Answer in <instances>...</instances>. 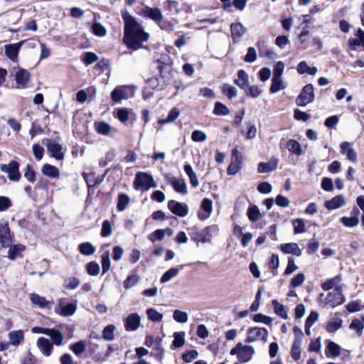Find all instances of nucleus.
I'll return each instance as SVG.
<instances>
[{
  "label": "nucleus",
  "instance_id": "1",
  "mask_svg": "<svg viewBox=\"0 0 364 364\" xmlns=\"http://www.w3.org/2000/svg\"><path fill=\"white\" fill-rule=\"evenodd\" d=\"M123 18L124 20L123 42L128 48L136 50L141 48L142 43L148 41L149 34L144 31L141 26L132 16L125 14Z\"/></svg>",
  "mask_w": 364,
  "mask_h": 364
},
{
  "label": "nucleus",
  "instance_id": "2",
  "mask_svg": "<svg viewBox=\"0 0 364 364\" xmlns=\"http://www.w3.org/2000/svg\"><path fill=\"white\" fill-rule=\"evenodd\" d=\"M230 354L237 355V358L240 363H246L252 359L255 354V349L252 346L237 343V345L230 350Z\"/></svg>",
  "mask_w": 364,
  "mask_h": 364
},
{
  "label": "nucleus",
  "instance_id": "3",
  "mask_svg": "<svg viewBox=\"0 0 364 364\" xmlns=\"http://www.w3.org/2000/svg\"><path fill=\"white\" fill-rule=\"evenodd\" d=\"M315 100L314 87L313 84L309 83L304 85L297 97L296 105L299 107H305Z\"/></svg>",
  "mask_w": 364,
  "mask_h": 364
},
{
  "label": "nucleus",
  "instance_id": "4",
  "mask_svg": "<svg viewBox=\"0 0 364 364\" xmlns=\"http://www.w3.org/2000/svg\"><path fill=\"white\" fill-rule=\"evenodd\" d=\"M134 186L136 190L146 191L150 188L156 187V183L151 176L141 172L136 175Z\"/></svg>",
  "mask_w": 364,
  "mask_h": 364
},
{
  "label": "nucleus",
  "instance_id": "5",
  "mask_svg": "<svg viewBox=\"0 0 364 364\" xmlns=\"http://www.w3.org/2000/svg\"><path fill=\"white\" fill-rule=\"evenodd\" d=\"M268 331L263 327H250L247 329V336L245 340V343H253L257 340H262L267 342Z\"/></svg>",
  "mask_w": 364,
  "mask_h": 364
},
{
  "label": "nucleus",
  "instance_id": "6",
  "mask_svg": "<svg viewBox=\"0 0 364 364\" xmlns=\"http://www.w3.org/2000/svg\"><path fill=\"white\" fill-rule=\"evenodd\" d=\"M242 166L243 155L237 148H235L231 152V161L229 164V176L237 173L242 169Z\"/></svg>",
  "mask_w": 364,
  "mask_h": 364
},
{
  "label": "nucleus",
  "instance_id": "7",
  "mask_svg": "<svg viewBox=\"0 0 364 364\" xmlns=\"http://www.w3.org/2000/svg\"><path fill=\"white\" fill-rule=\"evenodd\" d=\"M0 170L2 172L6 173L9 179L11 181H18L21 178L19 164L16 161H12L9 164H1Z\"/></svg>",
  "mask_w": 364,
  "mask_h": 364
},
{
  "label": "nucleus",
  "instance_id": "8",
  "mask_svg": "<svg viewBox=\"0 0 364 364\" xmlns=\"http://www.w3.org/2000/svg\"><path fill=\"white\" fill-rule=\"evenodd\" d=\"M44 144L46 146L50 156L57 160H62L64 158L62 146L58 144L55 139H46L43 141Z\"/></svg>",
  "mask_w": 364,
  "mask_h": 364
},
{
  "label": "nucleus",
  "instance_id": "9",
  "mask_svg": "<svg viewBox=\"0 0 364 364\" xmlns=\"http://www.w3.org/2000/svg\"><path fill=\"white\" fill-rule=\"evenodd\" d=\"M124 328L127 331H135L141 325V317L136 313L129 314L124 319Z\"/></svg>",
  "mask_w": 364,
  "mask_h": 364
},
{
  "label": "nucleus",
  "instance_id": "10",
  "mask_svg": "<svg viewBox=\"0 0 364 364\" xmlns=\"http://www.w3.org/2000/svg\"><path fill=\"white\" fill-rule=\"evenodd\" d=\"M168 209L179 217H185L188 214V207L186 203L171 200L168 203Z\"/></svg>",
  "mask_w": 364,
  "mask_h": 364
},
{
  "label": "nucleus",
  "instance_id": "11",
  "mask_svg": "<svg viewBox=\"0 0 364 364\" xmlns=\"http://www.w3.org/2000/svg\"><path fill=\"white\" fill-rule=\"evenodd\" d=\"M213 210V201L209 198H204L198 212V217L200 220H205L208 218Z\"/></svg>",
  "mask_w": 364,
  "mask_h": 364
},
{
  "label": "nucleus",
  "instance_id": "12",
  "mask_svg": "<svg viewBox=\"0 0 364 364\" xmlns=\"http://www.w3.org/2000/svg\"><path fill=\"white\" fill-rule=\"evenodd\" d=\"M36 346L41 353L46 357L50 356L53 350V343L48 338L44 337L38 338Z\"/></svg>",
  "mask_w": 364,
  "mask_h": 364
},
{
  "label": "nucleus",
  "instance_id": "13",
  "mask_svg": "<svg viewBox=\"0 0 364 364\" xmlns=\"http://www.w3.org/2000/svg\"><path fill=\"white\" fill-rule=\"evenodd\" d=\"M141 14L144 17L150 18L156 23H159L163 18V15L158 8L146 6L142 9Z\"/></svg>",
  "mask_w": 364,
  "mask_h": 364
},
{
  "label": "nucleus",
  "instance_id": "14",
  "mask_svg": "<svg viewBox=\"0 0 364 364\" xmlns=\"http://www.w3.org/2000/svg\"><path fill=\"white\" fill-rule=\"evenodd\" d=\"M346 203L345 198L343 195L339 194L330 200H326L324 202V207L328 210H333L338 209Z\"/></svg>",
  "mask_w": 364,
  "mask_h": 364
},
{
  "label": "nucleus",
  "instance_id": "15",
  "mask_svg": "<svg viewBox=\"0 0 364 364\" xmlns=\"http://www.w3.org/2000/svg\"><path fill=\"white\" fill-rule=\"evenodd\" d=\"M326 304L332 308L343 304L346 301V298L342 293L329 292L326 298Z\"/></svg>",
  "mask_w": 364,
  "mask_h": 364
},
{
  "label": "nucleus",
  "instance_id": "16",
  "mask_svg": "<svg viewBox=\"0 0 364 364\" xmlns=\"http://www.w3.org/2000/svg\"><path fill=\"white\" fill-rule=\"evenodd\" d=\"M341 346L336 342L327 340L326 346L325 350V354L327 358H335L341 354Z\"/></svg>",
  "mask_w": 364,
  "mask_h": 364
},
{
  "label": "nucleus",
  "instance_id": "17",
  "mask_svg": "<svg viewBox=\"0 0 364 364\" xmlns=\"http://www.w3.org/2000/svg\"><path fill=\"white\" fill-rule=\"evenodd\" d=\"M170 184L176 193L183 196L188 194V186L183 178H173L170 180Z\"/></svg>",
  "mask_w": 364,
  "mask_h": 364
},
{
  "label": "nucleus",
  "instance_id": "18",
  "mask_svg": "<svg viewBox=\"0 0 364 364\" xmlns=\"http://www.w3.org/2000/svg\"><path fill=\"white\" fill-rule=\"evenodd\" d=\"M230 31L232 41L235 43L246 33L247 28L240 22L233 23L230 25Z\"/></svg>",
  "mask_w": 364,
  "mask_h": 364
},
{
  "label": "nucleus",
  "instance_id": "19",
  "mask_svg": "<svg viewBox=\"0 0 364 364\" xmlns=\"http://www.w3.org/2000/svg\"><path fill=\"white\" fill-rule=\"evenodd\" d=\"M280 250L286 255L292 254L297 257H300L302 255L301 250L299 248L297 243L288 242L280 245Z\"/></svg>",
  "mask_w": 364,
  "mask_h": 364
},
{
  "label": "nucleus",
  "instance_id": "20",
  "mask_svg": "<svg viewBox=\"0 0 364 364\" xmlns=\"http://www.w3.org/2000/svg\"><path fill=\"white\" fill-rule=\"evenodd\" d=\"M278 159L272 157L267 162H259L257 167L259 173H269L277 168Z\"/></svg>",
  "mask_w": 364,
  "mask_h": 364
},
{
  "label": "nucleus",
  "instance_id": "21",
  "mask_svg": "<svg viewBox=\"0 0 364 364\" xmlns=\"http://www.w3.org/2000/svg\"><path fill=\"white\" fill-rule=\"evenodd\" d=\"M12 236L7 223L0 225V241L3 247L9 246L11 242Z\"/></svg>",
  "mask_w": 364,
  "mask_h": 364
},
{
  "label": "nucleus",
  "instance_id": "22",
  "mask_svg": "<svg viewBox=\"0 0 364 364\" xmlns=\"http://www.w3.org/2000/svg\"><path fill=\"white\" fill-rule=\"evenodd\" d=\"M21 42L18 43H13L5 46V54L6 55L14 61L16 60L18 54L19 49L21 46Z\"/></svg>",
  "mask_w": 364,
  "mask_h": 364
},
{
  "label": "nucleus",
  "instance_id": "23",
  "mask_svg": "<svg viewBox=\"0 0 364 364\" xmlns=\"http://www.w3.org/2000/svg\"><path fill=\"white\" fill-rule=\"evenodd\" d=\"M8 337L12 346H18L24 340V333L22 330L12 331L9 333Z\"/></svg>",
  "mask_w": 364,
  "mask_h": 364
},
{
  "label": "nucleus",
  "instance_id": "24",
  "mask_svg": "<svg viewBox=\"0 0 364 364\" xmlns=\"http://www.w3.org/2000/svg\"><path fill=\"white\" fill-rule=\"evenodd\" d=\"M237 78L234 82L242 90H244L249 84L248 75L244 70H239L237 73Z\"/></svg>",
  "mask_w": 364,
  "mask_h": 364
},
{
  "label": "nucleus",
  "instance_id": "25",
  "mask_svg": "<svg viewBox=\"0 0 364 364\" xmlns=\"http://www.w3.org/2000/svg\"><path fill=\"white\" fill-rule=\"evenodd\" d=\"M47 336L50 338L53 345L60 346L63 344L64 336L60 331L55 328H50Z\"/></svg>",
  "mask_w": 364,
  "mask_h": 364
},
{
  "label": "nucleus",
  "instance_id": "26",
  "mask_svg": "<svg viewBox=\"0 0 364 364\" xmlns=\"http://www.w3.org/2000/svg\"><path fill=\"white\" fill-rule=\"evenodd\" d=\"M30 299L33 305L41 309L48 308L50 306V302L47 301L45 297L41 296L35 293L31 294Z\"/></svg>",
  "mask_w": 364,
  "mask_h": 364
},
{
  "label": "nucleus",
  "instance_id": "27",
  "mask_svg": "<svg viewBox=\"0 0 364 364\" xmlns=\"http://www.w3.org/2000/svg\"><path fill=\"white\" fill-rule=\"evenodd\" d=\"M26 250V247L21 244L11 245L8 250V257L10 259H15L21 256V253Z\"/></svg>",
  "mask_w": 364,
  "mask_h": 364
},
{
  "label": "nucleus",
  "instance_id": "28",
  "mask_svg": "<svg viewBox=\"0 0 364 364\" xmlns=\"http://www.w3.org/2000/svg\"><path fill=\"white\" fill-rule=\"evenodd\" d=\"M41 171L43 175L53 178H58L60 177L59 168L50 164H44Z\"/></svg>",
  "mask_w": 364,
  "mask_h": 364
},
{
  "label": "nucleus",
  "instance_id": "29",
  "mask_svg": "<svg viewBox=\"0 0 364 364\" xmlns=\"http://www.w3.org/2000/svg\"><path fill=\"white\" fill-rule=\"evenodd\" d=\"M184 264L180 265L178 268H171L168 271H166L161 277L160 282L161 283H166L169 282L171 279L176 277L181 269H183L184 267Z\"/></svg>",
  "mask_w": 364,
  "mask_h": 364
},
{
  "label": "nucleus",
  "instance_id": "30",
  "mask_svg": "<svg viewBox=\"0 0 364 364\" xmlns=\"http://www.w3.org/2000/svg\"><path fill=\"white\" fill-rule=\"evenodd\" d=\"M343 320L340 318H333L326 323V331L333 333L342 327Z\"/></svg>",
  "mask_w": 364,
  "mask_h": 364
},
{
  "label": "nucleus",
  "instance_id": "31",
  "mask_svg": "<svg viewBox=\"0 0 364 364\" xmlns=\"http://www.w3.org/2000/svg\"><path fill=\"white\" fill-rule=\"evenodd\" d=\"M272 305L274 308V313L284 319L288 318V314L286 307L280 304L277 299L272 301Z\"/></svg>",
  "mask_w": 364,
  "mask_h": 364
},
{
  "label": "nucleus",
  "instance_id": "32",
  "mask_svg": "<svg viewBox=\"0 0 364 364\" xmlns=\"http://www.w3.org/2000/svg\"><path fill=\"white\" fill-rule=\"evenodd\" d=\"M247 216L250 221L256 222L261 218V213L256 205H251L247 210Z\"/></svg>",
  "mask_w": 364,
  "mask_h": 364
},
{
  "label": "nucleus",
  "instance_id": "33",
  "mask_svg": "<svg viewBox=\"0 0 364 364\" xmlns=\"http://www.w3.org/2000/svg\"><path fill=\"white\" fill-rule=\"evenodd\" d=\"M271 81L272 84L269 87V92L272 94L277 93L279 90H284L286 87L282 77H272Z\"/></svg>",
  "mask_w": 364,
  "mask_h": 364
},
{
  "label": "nucleus",
  "instance_id": "34",
  "mask_svg": "<svg viewBox=\"0 0 364 364\" xmlns=\"http://www.w3.org/2000/svg\"><path fill=\"white\" fill-rule=\"evenodd\" d=\"M180 113L178 108L173 107L170 110L166 118L160 119L158 122L161 125L173 122L179 117Z\"/></svg>",
  "mask_w": 364,
  "mask_h": 364
},
{
  "label": "nucleus",
  "instance_id": "35",
  "mask_svg": "<svg viewBox=\"0 0 364 364\" xmlns=\"http://www.w3.org/2000/svg\"><path fill=\"white\" fill-rule=\"evenodd\" d=\"M15 77L16 81L18 85L25 86L30 78V74L26 70L19 69L16 72Z\"/></svg>",
  "mask_w": 364,
  "mask_h": 364
},
{
  "label": "nucleus",
  "instance_id": "36",
  "mask_svg": "<svg viewBox=\"0 0 364 364\" xmlns=\"http://www.w3.org/2000/svg\"><path fill=\"white\" fill-rule=\"evenodd\" d=\"M287 148L291 153L296 156L302 154L301 144L295 139H289L287 143Z\"/></svg>",
  "mask_w": 364,
  "mask_h": 364
},
{
  "label": "nucleus",
  "instance_id": "37",
  "mask_svg": "<svg viewBox=\"0 0 364 364\" xmlns=\"http://www.w3.org/2000/svg\"><path fill=\"white\" fill-rule=\"evenodd\" d=\"M111 98L116 102H120L122 100L127 98V92L123 87L115 88L111 93Z\"/></svg>",
  "mask_w": 364,
  "mask_h": 364
},
{
  "label": "nucleus",
  "instance_id": "38",
  "mask_svg": "<svg viewBox=\"0 0 364 364\" xmlns=\"http://www.w3.org/2000/svg\"><path fill=\"white\" fill-rule=\"evenodd\" d=\"M78 250L80 252L86 256L94 254L96 249L90 242H83L79 245Z\"/></svg>",
  "mask_w": 364,
  "mask_h": 364
},
{
  "label": "nucleus",
  "instance_id": "39",
  "mask_svg": "<svg viewBox=\"0 0 364 364\" xmlns=\"http://www.w3.org/2000/svg\"><path fill=\"white\" fill-rule=\"evenodd\" d=\"M243 91L247 96L252 98L259 97L262 92V90L257 85H250V84Z\"/></svg>",
  "mask_w": 364,
  "mask_h": 364
},
{
  "label": "nucleus",
  "instance_id": "40",
  "mask_svg": "<svg viewBox=\"0 0 364 364\" xmlns=\"http://www.w3.org/2000/svg\"><path fill=\"white\" fill-rule=\"evenodd\" d=\"M341 223L346 227L354 228L359 223V218L357 216H343L340 220Z\"/></svg>",
  "mask_w": 364,
  "mask_h": 364
},
{
  "label": "nucleus",
  "instance_id": "41",
  "mask_svg": "<svg viewBox=\"0 0 364 364\" xmlns=\"http://www.w3.org/2000/svg\"><path fill=\"white\" fill-rule=\"evenodd\" d=\"M115 326L109 324L105 327L102 331V338L106 341H113L114 339Z\"/></svg>",
  "mask_w": 364,
  "mask_h": 364
},
{
  "label": "nucleus",
  "instance_id": "42",
  "mask_svg": "<svg viewBox=\"0 0 364 364\" xmlns=\"http://www.w3.org/2000/svg\"><path fill=\"white\" fill-rule=\"evenodd\" d=\"M294 234H301L306 231L304 220L301 218H296L292 220Z\"/></svg>",
  "mask_w": 364,
  "mask_h": 364
},
{
  "label": "nucleus",
  "instance_id": "43",
  "mask_svg": "<svg viewBox=\"0 0 364 364\" xmlns=\"http://www.w3.org/2000/svg\"><path fill=\"white\" fill-rule=\"evenodd\" d=\"M139 280L140 277L138 274H131L124 280L123 286L124 289H129L137 284Z\"/></svg>",
  "mask_w": 364,
  "mask_h": 364
},
{
  "label": "nucleus",
  "instance_id": "44",
  "mask_svg": "<svg viewBox=\"0 0 364 364\" xmlns=\"http://www.w3.org/2000/svg\"><path fill=\"white\" fill-rule=\"evenodd\" d=\"M148 318L153 322H160L163 319V314L157 311L155 309L150 308L146 310Z\"/></svg>",
  "mask_w": 364,
  "mask_h": 364
},
{
  "label": "nucleus",
  "instance_id": "45",
  "mask_svg": "<svg viewBox=\"0 0 364 364\" xmlns=\"http://www.w3.org/2000/svg\"><path fill=\"white\" fill-rule=\"evenodd\" d=\"M85 348L86 343L84 341H77L70 346V349L77 356L83 353Z\"/></svg>",
  "mask_w": 364,
  "mask_h": 364
},
{
  "label": "nucleus",
  "instance_id": "46",
  "mask_svg": "<svg viewBox=\"0 0 364 364\" xmlns=\"http://www.w3.org/2000/svg\"><path fill=\"white\" fill-rule=\"evenodd\" d=\"M252 320L255 323H262L266 325H271L272 322V318L267 315H264L262 313H257L252 316Z\"/></svg>",
  "mask_w": 364,
  "mask_h": 364
},
{
  "label": "nucleus",
  "instance_id": "47",
  "mask_svg": "<svg viewBox=\"0 0 364 364\" xmlns=\"http://www.w3.org/2000/svg\"><path fill=\"white\" fill-rule=\"evenodd\" d=\"M185 332L180 331V332H176L173 334V346L175 348H181L182 347L185 343Z\"/></svg>",
  "mask_w": 364,
  "mask_h": 364
},
{
  "label": "nucleus",
  "instance_id": "48",
  "mask_svg": "<svg viewBox=\"0 0 364 364\" xmlns=\"http://www.w3.org/2000/svg\"><path fill=\"white\" fill-rule=\"evenodd\" d=\"M102 274L107 273L110 269L109 252L108 250L104 252L101 255Z\"/></svg>",
  "mask_w": 364,
  "mask_h": 364
},
{
  "label": "nucleus",
  "instance_id": "49",
  "mask_svg": "<svg viewBox=\"0 0 364 364\" xmlns=\"http://www.w3.org/2000/svg\"><path fill=\"white\" fill-rule=\"evenodd\" d=\"M305 280V275L303 272H299L294 276L290 280V287L295 288L300 287Z\"/></svg>",
  "mask_w": 364,
  "mask_h": 364
},
{
  "label": "nucleus",
  "instance_id": "50",
  "mask_svg": "<svg viewBox=\"0 0 364 364\" xmlns=\"http://www.w3.org/2000/svg\"><path fill=\"white\" fill-rule=\"evenodd\" d=\"M355 38H350L348 41V48L350 50H356L358 46H362L361 39L358 36V30L355 33Z\"/></svg>",
  "mask_w": 364,
  "mask_h": 364
},
{
  "label": "nucleus",
  "instance_id": "51",
  "mask_svg": "<svg viewBox=\"0 0 364 364\" xmlns=\"http://www.w3.org/2000/svg\"><path fill=\"white\" fill-rule=\"evenodd\" d=\"M130 199L126 194H119L118 196L117 210L123 211L129 203Z\"/></svg>",
  "mask_w": 364,
  "mask_h": 364
},
{
  "label": "nucleus",
  "instance_id": "52",
  "mask_svg": "<svg viewBox=\"0 0 364 364\" xmlns=\"http://www.w3.org/2000/svg\"><path fill=\"white\" fill-rule=\"evenodd\" d=\"M349 328L355 330L357 332V333L359 336H360L362 335L364 328L363 323H362L361 321L359 318H353L349 325Z\"/></svg>",
  "mask_w": 364,
  "mask_h": 364
},
{
  "label": "nucleus",
  "instance_id": "53",
  "mask_svg": "<svg viewBox=\"0 0 364 364\" xmlns=\"http://www.w3.org/2000/svg\"><path fill=\"white\" fill-rule=\"evenodd\" d=\"M95 128L97 132L102 135H107L111 131V127L105 122L95 123Z\"/></svg>",
  "mask_w": 364,
  "mask_h": 364
},
{
  "label": "nucleus",
  "instance_id": "54",
  "mask_svg": "<svg viewBox=\"0 0 364 364\" xmlns=\"http://www.w3.org/2000/svg\"><path fill=\"white\" fill-rule=\"evenodd\" d=\"M173 318L178 323H186L188 321V314L181 310H175L173 314Z\"/></svg>",
  "mask_w": 364,
  "mask_h": 364
},
{
  "label": "nucleus",
  "instance_id": "55",
  "mask_svg": "<svg viewBox=\"0 0 364 364\" xmlns=\"http://www.w3.org/2000/svg\"><path fill=\"white\" fill-rule=\"evenodd\" d=\"M257 58V51L254 47H249L247 54L244 57V61L246 63H254Z\"/></svg>",
  "mask_w": 364,
  "mask_h": 364
},
{
  "label": "nucleus",
  "instance_id": "56",
  "mask_svg": "<svg viewBox=\"0 0 364 364\" xmlns=\"http://www.w3.org/2000/svg\"><path fill=\"white\" fill-rule=\"evenodd\" d=\"M257 189L260 193L268 194L272 192V186L268 181H262L258 183Z\"/></svg>",
  "mask_w": 364,
  "mask_h": 364
},
{
  "label": "nucleus",
  "instance_id": "57",
  "mask_svg": "<svg viewBox=\"0 0 364 364\" xmlns=\"http://www.w3.org/2000/svg\"><path fill=\"white\" fill-rule=\"evenodd\" d=\"M92 30L93 33L97 36L102 37L107 34L106 28L98 22H95L92 24Z\"/></svg>",
  "mask_w": 364,
  "mask_h": 364
},
{
  "label": "nucleus",
  "instance_id": "58",
  "mask_svg": "<svg viewBox=\"0 0 364 364\" xmlns=\"http://www.w3.org/2000/svg\"><path fill=\"white\" fill-rule=\"evenodd\" d=\"M86 269L90 275L97 276L100 273V267L97 262H90L87 264Z\"/></svg>",
  "mask_w": 364,
  "mask_h": 364
},
{
  "label": "nucleus",
  "instance_id": "59",
  "mask_svg": "<svg viewBox=\"0 0 364 364\" xmlns=\"http://www.w3.org/2000/svg\"><path fill=\"white\" fill-rule=\"evenodd\" d=\"M321 188L327 192H331L333 190V182L332 178L328 177H323L321 182Z\"/></svg>",
  "mask_w": 364,
  "mask_h": 364
},
{
  "label": "nucleus",
  "instance_id": "60",
  "mask_svg": "<svg viewBox=\"0 0 364 364\" xmlns=\"http://www.w3.org/2000/svg\"><path fill=\"white\" fill-rule=\"evenodd\" d=\"M310 114L306 112L301 111L299 109H294V117L296 120L306 122L310 119Z\"/></svg>",
  "mask_w": 364,
  "mask_h": 364
},
{
  "label": "nucleus",
  "instance_id": "61",
  "mask_svg": "<svg viewBox=\"0 0 364 364\" xmlns=\"http://www.w3.org/2000/svg\"><path fill=\"white\" fill-rule=\"evenodd\" d=\"M76 309V304L73 303L68 304L62 308L61 314L65 316H72L75 314Z\"/></svg>",
  "mask_w": 364,
  "mask_h": 364
},
{
  "label": "nucleus",
  "instance_id": "62",
  "mask_svg": "<svg viewBox=\"0 0 364 364\" xmlns=\"http://www.w3.org/2000/svg\"><path fill=\"white\" fill-rule=\"evenodd\" d=\"M346 309L349 313H355L361 310L360 301L359 300L351 301L347 305Z\"/></svg>",
  "mask_w": 364,
  "mask_h": 364
},
{
  "label": "nucleus",
  "instance_id": "63",
  "mask_svg": "<svg viewBox=\"0 0 364 364\" xmlns=\"http://www.w3.org/2000/svg\"><path fill=\"white\" fill-rule=\"evenodd\" d=\"M298 269V267L295 264L294 259L291 257H288L287 266L284 270V275L287 276L293 273Z\"/></svg>",
  "mask_w": 364,
  "mask_h": 364
},
{
  "label": "nucleus",
  "instance_id": "64",
  "mask_svg": "<svg viewBox=\"0 0 364 364\" xmlns=\"http://www.w3.org/2000/svg\"><path fill=\"white\" fill-rule=\"evenodd\" d=\"M80 284V280L76 277H69L65 280L64 286L69 289H75Z\"/></svg>",
  "mask_w": 364,
  "mask_h": 364
}]
</instances>
